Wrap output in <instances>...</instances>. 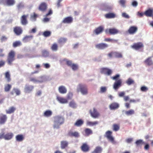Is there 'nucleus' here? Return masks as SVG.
Listing matches in <instances>:
<instances>
[{
	"label": "nucleus",
	"mask_w": 153,
	"mask_h": 153,
	"mask_svg": "<svg viewBox=\"0 0 153 153\" xmlns=\"http://www.w3.org/2000/svg\"><path fill=\"white\" fill-rule=\"evenodd\" d=\"M64 122V119L62 116H57L54 117V124L53 126L54 128H58L59 126Z\"/></svg>",
	"instance_id": "obj_1"
},
{
	"label": "nucleus",
	"mask_w": 153,
	"mask_h": 153,
	"mask_svg": "<svg viewBox=\"0 0 153 153\" xmlns=\"http://www.w3.org/2000/svg\"><path fill=\"white\" fill-rule=\"evenodd\" d=\"M15 53L14 51L13 50L10 51L8 53L7 61L8 65H11L12 62L15 60Z\"/></svg>",
	"instance_id": "obj_2"
},
{
	"label": "nucleus",
	"mask_w": 153,
	"mask_h": 153,
	"mask_svg": "<svg viewBox=\"0 0 153 153\" xmlns=\"http://www.w3.org/2000/svg\"><path fill=\"white\" fill-rule=\"evenodd\" d=\"M77 91L78 92L80 91L83 95L87 94L88 92L87 86L85 85L81 84H79L78 85Z\"/></svg>",
	"instance_id": "obj_3"
},
{
	"label": "nucleus",
	"mask_w": 153,
	"mask_h": 153,
	"mask_svg": "<svg viewBox=\"0 0 153 153\" xmlns=\"http://www.w3.org/2000/svg\"><path fill=\"white\" fill-rule=\"evenodd\" d=\"M13 134L12 133H8L4 134V133L0 134V139H4L5 140H9L12 139Z\"/></svg>",
	"instance_id": "obj_4"
},
{
	"label": "nucleus",
	"mask_w": 153,
	"mask_h": 153,
	"mask_svg": "<svg viewBox=\"0 0 153 153\" xmlns=\"http://www.w3.org/2000/svg\"><path fill=\"white\" fill-rule=\"evenodd\" d=\"M112 132L110 131H108L105 133V137L108 140L112 143H114V138L112 136Z\"/></svg>",
	"instance_id": "obj_5"
},
{
	"label": "nucleus",
	"mask_w": 153,
	"mask_h": 153,
	"mask_svg": "<svg viewBox=\"0 0 153 153\" xmlns=\"http://www.w3.org/2000/svg\"><path fill=\"white\" fill-rule=\"evenodd\" d=\"M89 112L91 117L94 118H98L100 116L99 113L95 108H94L93 110H90Z\"/></svg>",
	"instance_id": "obj_6"
},
{
	"label": "nucleus",
	"mask_w": 153,
	"mask_h": 153,
	"mask_svg": "<svg viewBox=\"0 0 153 153\" xmlns=\"http://www.w3.org/2000/svg\"><path fill=\"white\" fill-rule=\"evenodd\" d=\"M131 47L132 48L136 50H138L143 48L144 47V45L142 43L138 42L134 43Z\"/></svg>",
	"instance_id": "obj_7"
},
{
	"label": "nucleus",
	"mask_w": 153,
	"mask_h": 153,
	"mask_svg": "<svg viewBox=\"0 0 153 153\" xmlns=\"http://www.w3.org/2000/svg\"><path fill=\"white\" fill-rule=\"evenodd\" d=\"M28 16V15H23L20 18V22L22 25H25L28 24V22L27 18Z\"/></svg>",
	"instance_id": "obj_8"
},
{
	"label": "nucleus",
	"mask_w": 153,
	"mask_h": 153,
	"mask_svg": "<svg viewBox=\"0 0 153 153\" xmlns=\"http://www.w3.org/2000/svg\"><path fill=\"white\" fill-rule=\"evenodd\" d=\"M105 32L106 33H109L110 35H114L118 33L119 31L116 28H112L106 29Z\"/></svg>",
	"instance_id": "obj_9"
},
{
	"label": "nucleus",
	"mask_w": 153,
	"mask_h": 153,
	"mask_svg": "<svg viewBox=\"0 0 153 153\" xmlns=\"http://www.w3.org/2000/svg\"><path fill=\"white\" fill-rule=\"evenodd\" d=\"M81 150L84 152H88L90 149L89 146L86 143H83L80 147Z\"/></svg>",
	"instance_id": "obj_10"
},
{
	"label": "nucleus",
	"mask_w": 153,
	"mask_h": 153,
	"mask_svg": "<svg viewBox=\"0 0 153 153\" xmlns=\"http://www.w3.org/2000/svg\"><path fill=\"white\" fill-rule=\"evenodd\" d=\"M100 73L102 74L110 75L112 73V71L107 68H102L100 69Z\"/></svg>",
	"instance_id": "obj_11"
},
{
	"label": "nucleus",
	"mask_w": 153,
	"mask_h": 153,
	"mask_svg": "<svg viewBox=\"0 0 153 153\" xmlns=\"http://www.w3.org/2000/svg\"><path fill=\"white\" fill-rule=\"evenodd\" d=\"M47 8V4L46 3L43 2L39 5L38 7L39 10L43 12L46 11Z\"/></svg>",
	"instance_id": "obj_12"
},
{
	"label": "nucleus",
	"mask_w": 153,
	"mask_h": 153,
	"mask_svg": "<svg viewBox=\"0 0 153 153\" xmlns=\"http://www.w3.org/2000/svg\"><path fill=\"white\" fill-rule=\"evenodd\" d=\"M108 47V45L105 43H100L95 45L96 48L100 50H104Z\"/></svg>",
	"instance_id": "obj_13"
},
{
	"label": "nucleus",
	"mask_w": 153,
	"mask_h": 153,
	"mask_svg": "<svg viewBox=\"0 0 153 153\" xmlns=\"http://www.w3.org/2000/svg\"><path fill=\"white\" fill-rule=\"evenodd\" d=\"M13 31L16 35L19 36L22 33L23 30L21 27L16 26L13 28Z\"/></svg>",
	"instance_id": "obj_14"
},
{
	"label": "nucleus",
	"mask_w": 153,
	"mask_h": 153,
	"mask_svg": "<svg viewBox=\"0 0 153 153\" xmlns=\"http://www.w3.org/2000/svg\"><path fill=\"white\" fill-rule=\"evenodd\" d=\"M122 80L119 79L115 81L113 85V88L115 90L118 89L122 85Z\"/></svg>",
	"instance_id": "obj_15"
},
{
	"label": "nucleus",
	"mask_w": 153,
	"mask_h": 153,
	"mask_svg": "<svg viewBox=\"0 0 153 153\" xmlns=\"http://www.w3.org/2000/svg\"><path fill=\"white\" fill-rule=\"evenodd\" d=\"M138 28L136 26L130 27L128 30V32L130 34H134L137 31Z\"/></svg>",
	"instance_id": "obj_16"
},
{
	"label": "nucleus",
	"mask_w": 153,
	"mask_h": 153,
	"mask_svg": "<svg viewBox=\"0 0 153 153\" xmlns=\"http://www.w3.org/2000/svg\"><path fill=\"white\" fill-rule=\"evenodd\" d=\"M33 85H26L24 88V91L26 93H30L32 91L34 88Z\"/></svg>",
	"instance_id": "obj_17"
},
{
	"label": "nucleus",
	"mask_w": 153,
	"mask_h": 153,
	"mask_svg": "<svg viewBox=\"0 0 153 153\" xmlns=\"http://www.w3.org/2000/svg\"><path fill=\"white\" fill-rule=\"evenodd\" d=\"M7 119V116L2 114H0V124H4Z\"/></svg>",
	"instance_id": "obj_18"
},
{
	"label": "nucleus",
	"mask_w": 153,
	"mask_h": 153,
	"mask_svg": "<svg viewBox=\"0 0 153 153\" xmlns=\"http://www.w3.org/2000/svg\"><path fill=\"white\" fill-rule=\"evenodd\" d=\"M144 15L147 17H152L153 15V9L149 8L144 12Z\"/></svg>",
	"instance_id": "obj_19"
},
{
	"label": "nucleus",
	"mask_w": 153,
	"mask_h": 153,
	"mask_svg": "<svg viewBox=\"0 0 153 153\" xmlns=\"http://www.w3.org/2000/svg\"><path fill=\"white\" fill-rule=\"evenodd\" d=\"M68 135L71 137H79V134L77 131L73 132L71 131H69Z\"/></svg>",
	"instance_id": "obj_20"
},
{
	"label": "nucleus",
	"mask_w": 153,
	"mask_h": 153,
	"mask_svg": "<svg viewBox=\"0 0 153 153\" xmlns=\"http://www.w3.org/2000/svg\"><path fill=\"white\" fill-rule=\"evenodd\" d=\"M56 99L60 103L62 104H65L68 103V100L66 99L63 97L57 96Z\"/></svg>",
	"instance_id": "obj_21"
},
{
	"label": "nucleus",
	"mask_w": 153,
	"mask_h": 153,
	"mask_svg": "<svg viewBox=\"0 0 153 153\" xmlns=\"http://www.w3.org/2000/svg\"><path fill=\"white\" fill-rule=\"evenodd\" d=\"M119 107V104L115 102L111 103L109 106L110 109L111 110H114L117 109Z\"/></svg>",
	"instance_id": "obj_22"
},
{
	"label": "nucleus",
	"mask_w": 153,
	"mask_h": 153,
	"mask_svg": "<svg viewBox=\"0 0 153 153\" xmlns=\"http://www.w3.org/2000/svg\"><path fill=\"white\" fill-rule=\"evenodd\" d=\"M73 21V18L70 16L68 17L65 18L62 21V22L64 23H71Z\"/></svg>",
	"instance_id": "obj_23"
},
{
	"label": "nucleus",
	"mask_w": 153,
	"mask_h": 153,
	"mask_svg": "<svg viewBox=\"0 0 153 153\" xmlns=\"http://www.w3.org/2000/svg\"><path fill=\"white\" fill-rule=\"evenodd\" d=\"M151 58V57H149L144 61V63L149 66L153 65V62Z\"/></svg>",
	"instance_id": "obj_24"
},
{
	"label": "nucleus",
	"mask_w": 153,
	"mask_h": 153,
	"mask_svg": "<svg viewBox=\"0 0 153 153\" xmlns=\"http://www.w3.org/2000/svg\"><path fill=\"white\" fill-rule=\"evenodd\" d=\"M84 123V121L82 119H78L74 123V125L75 126L80 127Z\"/></svg>",
	"instance_id": "obj_25"
},
{
	"label": "nucleus",
	"mask_w": 153,
	"mask_h": 153,
	"mask_svg": "<svg viewBox=\"0 0 153 153\" xmlns=\"http://www.w3.org/2000/svg\"><path fill=\"white\" fill-rule=\"evenodd\" d=\"M104 30L103 27L102 26H100L96 28L94 31L96 35H98L101 33Z\"/></svg>",
	"instance_id": "obj_26"
},
{
	"label": "nucleus",
	"mask_w": 153,
	"mask_h": 153,
	"mask_svg": "<svg viewBox=\"0 0 153 153\" xmlns=\"http://www.w3.org/2000/svg\"><path fill=\"white\" fill-rule=\"evenodd\" d=\"M59 92L60 93L62 94H64L66 93L67 90L65 86H59L58 88Z\"/></svg>",
	"instance_id": "obj_27"
},
{
	"label": "nucleus",
	"mask_w": 153,
	"mask_h": 153,
	"mask_svg": "<svg viewBox=\"0 0 153 153\" xmlns=\"http://www.w3.org/2000/svg\"><path fill=\"white\" fill-rule=\"evenodd\" d=\"M33 38V36H26L23 38L22 40L24 42H26L30 41Z\"/></svg>",
	"instance_id": "obj_28"
},
{
	"label": "nucleus",
	"mask_w": 153,
	"mask_h": 153,
	"mask_svg": "<svg viewBox=\"0 0 153 153\" xmlns=\"http://www.w3.org/2000/svg\"><path fill=\"white\" fill-rule=\"evenodd\" d=\"M102 150L101 147L97 146L95 147L94 150L91 153H101Z\"/></svg>",
	"instance_id": "obj_29"
},
{
	"label": "nucleus",
	"mask_w": 153,
	"mask_h": 153,
	"mask_svg": "<svg viewBox=\"0 0 153 153\" xmlns=\"http://www.w3.org/2000/svg\"><path fill=\"white\" fill-rule=\"evenodd\" d=\"M68 144V142L66 141H62L61 142V147L63 149L67 147Z\"/></svg>",
	"instance_id": "obj_30"
},
{
	"label": "nucleus",
	"mask_w": 153,
	"mask_h": 153,
	"mask_svg": "<svg viewBox=\"0 0 153 153\" xmlns=\"http://www.w3.org/2000/svg\"><path fill=\"white\" fill-rule=\"evenodd\" d=\"M16 93V95H19L20 94V91L16 88H13L12 91L10 92V94L12 95H13L14 93Z\"/></svg>",
	"instance_id": "obj_31"
},
{
	"label": "nucleus",
	"mask_w": 153,
	"mask_h": 153,
	"mask_svg": "<svg viewBox=\"0 0 153 153\" xmlns=\"http://www.w3.org/2000/svg\"><path fill=\"white\" fill-rule=\"evenodd\" d=\"M24 139V137L22 134H18L16 137V139L18 142L22 141Z\"/></svg>",
	"instance_id": "obj_32"
},
{
	"label": "nucleus",
	"mask_w": 153,
	"mask_h": 153,
	"mask_svg": "<svg viewBox=\"0 0 153 153\" xmlns=\"http://www.w3.org/2000/svg\"><path fill=\"white\" fill-rule=\"evenodd\" d=\"M85 135L86 136H88L93 133L92 131L90 128H86L84 130Z\"/></svg>",
	"instance_id": "obj_33"
},
{
	"label": "nucleus",
	"mask_w": 153,
	"mask_h": 153,
	"mask_svg": "<svg viewBox=\"0 0 153 153\" xmlns=\"http://www.w3.org/2000/svg\"><path fill=\"white\" fill-rule=\"evenodd\" d=\"M6 5L8 6L13 5L15 3V0H6Z\"/></svg>",
	"instance_id": "obj_34"
},
{
	"label": "nucleus",
	"mask_w": 153,
	"mask_h": 153,
	"mask_svg": "<svg viewBox=\"0 0 153 153\" xmlns=\"http://www.w3.org/2000/svg\"><path fill=\"white\" fill-rule=\"evenodd\" d=\"M98 122L97 121H95L94 122H90L88 121L87 122L86 124L87 125L91 126H95L98 124Z\"/></svg>",
	"instance_id": "obj_35"
},
{
	"label": "nucleus",
	"mask_w": 153,
	"mask_h": 153,
	"mask_svg": "<svg viewBox=\"0 0 153 153\" xmlns=\"http://www.w3.org/2000/svg\"><path fill=\"white\" fill-rule=\"evenodd\" d=\"M113 130L115 131H118L120 128L119 124H114L113 125Z\"/></svg>",
	"instance_id": "obj_36"
},
{
	"label": "nucleus",
	"mask_w": 153,
	"mask_h": 153,
	"mask_svg": "<svg viewBox=\"0 0 153 153\" xmlns=\"http://www.w3.org/2000/svg\"><path fill=\"white\" fill-rule=\"evenodd\" d=\"M12 88V86L9 84H7L4 85V90L6 92H9Z\"/></svg>",
	"instance_id": "obj_37"
},
{
	"label": "nucleus",
	"mask_w": 153,
	"mask_h": 153,
	"mask_svg": "<svg viewBox=\"0 0 153 153\" xmlns=\"http://www.w3.org/2000/svg\"><path fill=\"white\" fill-rule=\"evenodd\" d=\"M16 110V108L13 106L10 107L8 110H6V112L7 114H10L13 113Z\"/></svg>",
	"instance_id": "obj_38"
},
{
	"label": "nucleus",
	"mask_w": 153,
	"mask_h": 153,
	"mask_svg": "<svg viewBox=\"0 0 153 153\" xmlns=\"http://www.w3.org/2000/svg\"><path fill=\"white\" fill-rule=\"evenodd\" d=\"M52 112L50 110H47L44 113V116L46 117H49L52 114Z\"/></svg>",
	"instance_id": "obj_39"
},
{
	"label": "nucleus",
	"mask_w": 153,
	"mask_h": 153,
	"mask_svg": "<svg viewBox=\"0 0 153 153\" xmlns=\"http://www.w3.org/2000/svg\"><path fill=\"white\" fill-rule=\"evenodd\" d=\"M51 48L53 51H56L58 49V46L56 43H54L51 46Z\"/></svg>",
	"instance_id": "obj_40"
},
{
	"label": "nucleus",
	"mask_w": 153,
	"mask_h": 153,
	"mask_svg": "<svg viewBox=\"0 0 153 153\" xmlns=\"http://www.w3.org/2000/svg\"><path fill=\"white\" fill-rule=\"evenodd\" d=\"M115 16V14L112 13H108L105 15V17L107 18H113Z\"/></svg>",
	"instance_id": "obj_41"
},
{
	"label": "nucleus",
	"mask_w": 153,
	"mask_h": 153,
	"mask_svg": "<svg viewBox=\"0 0 153 153\" xmlns=\"http://www.w3.org/2000/svg\"><path fill=\"white\" fill-rule=\"evenodd\" d=\"M134 80L131 78H129L126 81V83L128 85H129L131 84H134Z\"/></svg>",
	"instance_id": "obj_42"
},
{
	"label": "nucleus",
	"mask_w": 153,
	"mask_h": 153,
	"mask_svg": "<svg viewBox=\"0 0 153 153\" xmlns=\"http://www.w3.org/2000/svg\"><path fill=\"white\" fill-rule=\"evenodd\" d=\"M5 78L7 79L8 82H9L11 80L10 75L9 72H6L4 74Z\"/></svg>",
	"instance_id": "obj_43"
},
{
	"label": "nucleus",
	"mask_w": 153,
	"mask_h": 153,
	"mask_svg": "<svg viewBox=\"0 0 153 153\" xmlns=\"http://www.w3.org/2000/svg\"><path fill=\"white\" fill-rule=\"evenodd\" d=\"M134 114V111L132 109H130L125 112V114L127 116L132 115Z\"/></svg>",
	"instance_id": "obj_44"
},
{
	"label": "nucleus",
	"mask_w": 153,
	"mask_h": 153,
	"mask_svg": "<svg viewBox=\"0 0 153 153\" xmlns=\"http://www.w3.org/2000/svg\"><path fill=\"white\" fill-rule=\"evenodd\" d=\"M135 143L137 146H141L143 144H145V143L141 140H137Z\"/></svg>",
	"instance_id": "obj_45"
},
{
	"label": "nucleus",
	"mask_w": 153,
	"mask_h": 153,
	"mask_svg": "<svg viewBox=\"0 0 153 153\" xmlns=\"http://www.w3.org/2000/svg\"><path fill=\"white\" fill-rule=\"evenodd\" d=\"M114 57L117 58H121L122 57V55L120 53L114 52Z\"/></svg>",
	"instance_id": "obj_46"
},
{
	"label": "nucleus",
	"mask_w": 153,
	"mask_h": 153,
	"mask_svg": "<svg viewBox=\"0 0 153 153\" xmlns=\"http://www.w3.org/2000/svg\"><path fill=\"white\" fill-rule=\"evenodd\" d=\"M21 42L19 41H16L13 43V46L14 48H16L21 45Z\"/></svg>",
	"instance_id": "obj_47"
},
{
	"label": "nucleus",
	"mask_w": 153,
	"mask_h": 153,
	"mask_svg": "<svg viewBox=\"0 0 153 153\" xmlns=\"http://www.w3.org/2000/svg\"><path fill=\"white\" fill-rule=\"evenodd\" d=\"M104 41L105 42H117L118 41L117 40L110 38H105Z\"/></svg>",
	"instance_id": "obj_48"
},
{
	"label": "nucleus",
	"mask_w": 153,
	"mask_h": 153,
	"mask_svg": "<svg viewBox=\"0 0 153 153\" xmlns=\"http://www.w3.org/2000/svg\"><path fill=\"white\" fill-rule=\"evenodd\" d=\"M67 41V39L64 38H60L58 40V42L59 44L64 43Z\"/></svg>",
	"instance_id": "obj_49"
},
{
	"label": "nucleus",
	"mask_w": 153,
	"mask_h": 153,
	"mask_svg": "<svg viewBox=\"0 0 153 153\" xmlns=\"http://www.w3.org/2000/svg\"><path fill=\"white\" fill-rule=\"evenodd\" d=\"M69 105L70 107L73 108H75L76 107V104L73 100L69 102Z\"/></svg>",
	"instance_id": "obj_50"
},
{
	"label": "nucleus",
	"mask_w": 153,
	"mask_h": 153,
	"mask_svg": "<svg viewBox=\"0 0 153 153\" xmlns=\"http://www.w3.org/2000/svg\"><path fill=\"white\" fill-rule=\"evenodd\" d=\"M73 70L75 71L78 69V67L77 64L73 63L71 67Z\"/></svg>",
	"instance_id": "obj_51"
},
{
	"label": "nucleus",
	"mask_w": 153,
	"mask_h": 153,
	"mask_svg": "<svg viewBox=\"0 0 153 153\" xmlns=\"http://www.w3.org/2000/svg\"><path fill=\"white\" fill-rule=\"evenodd\" d=\"M42 56L45 57L48 56H49V53L46 50H44L42 51Z\"/></svg>",
	"instance_id": "obj_52"
},
{
	"label": "nucleus",
	"mask_w": 153,
	"mask_h": 153,
	"mask_svg": "<svg viewBox=\"0 0 153 153\" xmlns=\"http://www.w3.org/2000/svg\"><path fill=\"white\" fill-rule=\"evenodd\" d=\"M51 32L50 31H45L43 33V35L45 37H48L51 35Z\"/></svg>",
	"instance_id": "obj_53"
},
{
	"label": "nucleus",
	"mask_w": 153,
	"mask_h": 153,
	"mask_svg": "<svg viewBox=\"0 0 153 153\" xmlns=\"http://www.w3.org/2000/svg\"><path fill=\"white\" fill-rule=\"evenodd\" d=\"M103 6L104 7L105 10H111L112 8V7L110 5H108L106 4H104Z\"/></svg>",
	"instance_id": "obj_54"
},
{
	"label": "nucleus",
	"mask_w": 153,
	"mask_h": 153,
	"mask_svg": "<svg viewBox=\"0 0 153 153\" xmlns=\"http://www.w3.org/2000/svg\"><path fill=\"white\" fill-rule=\"evenodd\" d=\"M24 7V5L22 2L19 3L17 5V8L18 10H20Z\"/></svg>",
	"instance_id": "obj_55"
},
{
	"label": "nucleus",
	"mask_w": 153,
	"mask_h": 153,
	"mask_svg": "<svg viewBox=\"0 0 153 153\" xmlns=\"http://www.w3.org/2000/svg\"><path fill=\"white\" fill-rule=\"evenodd\" d=\"M73 94L71 92H69L67 96V100L71 99L72 97Z\"/></svg>",
	"instance_id": "obj_56"
},
{
	"label": "nucleus",
	"mask_w": 153,
	"mask_h": 153,
	"mask_svg": "<svg viewBox=\"0 0 153 153\" xmlns=\"http://www.w3.org/2000/svg\"><path fill=\"white\" fill-rule=\"evenodd\" d=\"M126 2L125 0H120L119 3L123 7L125 6V4Z\"/></svg>",
	"instance_id": "obj_57"
},
{
	"label": "nucleus",
	"mask_w": 153,
	"mask_h": 153,
	"mask_svg": "<svg viewBox=\"0 0 153 153\" xmlns=\"http://www.w3.org/2000/svg\"><path fill=\"white\" fill-rule=\"evenodd\" d=\"M107 88L105 87H101L100 89V92L101 93H104L106 91Z\"/></svg>",
	"instance_id": "obj_58"
},
{
	"label": "nucleus",
	"mask_w": 153,
	"mask_h": 153,
	"mask_svg": "<svg viewBox=\"0 0 153 153\" xmlns=\"http://www.w3.org/2000/svg\"><path fill=\"white\" fill-rule=\"evenodd\" d=\"M120 76V75L119 74H116L115 76L111 77V79L114 80H117Z\"/></svg>",
	"instance_id": "obj_59"
},
{
	"label": "nucleus",
	"mask_w": 153,
	"mask_h": 153,
	"mask_svg": "<svg viewBox=\"0 0 153 153\" xmlns=\"http://www.w3.org/2000/svg\"><path fill=\"white\" fill-rule=\"evenodd\" d=\"M4 49L2 48H0V57H3L5 56V54L3 53V52Z\"/></svg>",
	"instance_id": "obj_60"
},
{
	"label": "nucleus",
	"mask_w": 153,
	"mask_h": 153,
	"mask_svg": "<svg viewBox=\"0 0 153 153\" xmlns=\"http://www.w3.org/2000/svg\"><path fill=\"white\" fill-rule=\"evenodd\" d=\"M66 64L68 66L71 67L73 63H72V62L70 60H66Z\"/></svg>",
	"instance_id": "obj_61"
},
{
	"label": "nucleus",
	"mask_w": 153,
	"mask_h": 153,
	"mask_svg": "<svg viewBox=\"0 0 153 153\" xmlns=\"http://www.w3.org/2000/svg\"><path fill=\"white\" fill-rule=\"evenodd\" d=\"M148 89V88L145 86H142L140 88L141 90L142 91L144 92L147 91Z\"/></svg>",
	"instance_id": "obj_62"
},
{
	"label": "nucleus",
	"mask_w": 153,
	"mask_h": 153,
	"mask_svg": "<svg viewBox=\"0 0 153 153\" xmlns=\"http://www.w3.org/2000/svg\"><path fill=\"white\" fill-rule=\"evenodd\" d=\"M108 55L110 58L114 57V52H111L109 53L108 54Z\"/></svg>",
	"instance_id": "obj_63"
},
{
	"label": "nucleus",
	"mask_w": 153,
	"mask_h": 153,
	"mask_svg": "<svg viewBox=\"0 0 153 153\" xmlns=\"http://www.w3.org/2000/svg\"><path fill=\"white\" fill-rule=\"evenodd\" d=\"M122 16L123 17L126 18L128 19L129 18V16L125 13H122Z\"/></svg>",
	"instance_id": "obj_64"
}]
</instances>
